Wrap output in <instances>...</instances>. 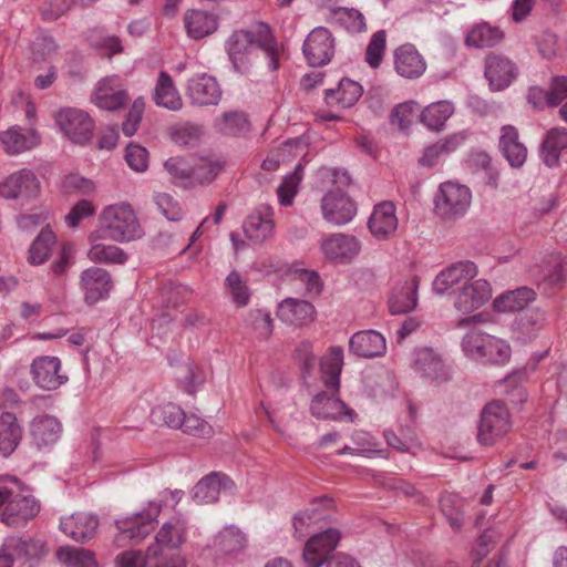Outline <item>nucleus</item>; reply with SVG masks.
<instances>
[{
  "label": "nucleus",
  "instance_id": "nucleus-1",
  "mask_svg": "<svg viewBox=\"0 0 567 567\" xmlns=\"http://www.w3.org/2000/svg\"><path fill=\"white\" fill-rule=\"evenodd\" d=\"M255 48L265 52L271 71L278 70L279 44L267 23L256 22L247 30L235 31L226 42V51L236 72L245 74L249 71V55Z\"/></svg>",
  "mask_w": 567,
  "mask_h": 567
},
{
  "label": "nucleus",
  "instance_id": "nucleus-2",
  "mask_svg": "<svg viewBox=\"0 0 567 567\" xmlns=\"http://www.w3.org/2000/svg\"><path fill=\"white\" fill-rule=\"evenodd\" d=\"M343 365V350L340 347L331 348L329 354L320 362L321 379L327 391L318 393L311 402V413L317 419L341 420L354 422L355 412L344 402L334 396L340 388V374Z\"/></svg>",
  "mask_w": 567,
  "mask_h": 567
},
{
  "label": "nucleus",
  "instance_id": "nucleus-3",
  "mask_svg": "<svg viewBox=\"0 0 567 567\" xmlns=\"http://www.w3.org/2000/svg\"><path fill=\"white\" fill-rule=\"evenodd\" d=\"M0 509L2 523L19 526L39 514L40 503L20 478L7 475L0 481Z\"/></svg>",
  "mask_w": 567,
  "mask_h": 567
},
{
  "label": "nucleus",
  "instance_id": "nucleus-4",
  "mask_svg": "<svg viewBox=\"0 0 567 567\" xmlns=\"http://www.w3.org/2000/svg\"><path fill=\"white\" fill-rule=\"evenodd\" d=\"M101 228L96 237L113 241H132L143 235L137 217L128 203L106 206L100 215Z\"/></svg>",
  "mask_w": 567,
  "mask_h": 567
},
{
  "label": "nucleus",
  "instance_id": "nucleus-5",
  "mask_svg": "<svg viewBox=\"0 0 567 567\" xmlns=\"http://www.w3.org/2000/svg\"><path fill=\"white\" fill-rule=\"evenodd\" d=\"M340 540L338 529L328 528L322 533L313 535L305 545L302 558L306 567H321L327 563V567H360L357 561L343 554H339L328 559L329 555L336 549Z\"/></svg>",
  "mask_w": 567,
  "mask_h": 567
},
{
  "label": "nucleus",
  "instance_id": "nucleus-6",
  "mask_svg": "<svg viewBox=\"0 0 567 567\" xmlns=\"http://www.w3.org/2000/svg\"><path fill=\"white\" fill-rule=\"evenodd\" d=\"M511 414L501 401L489 402L481 412L477 441L481 445L492 446L511 430Z\"/></svg>",
  "mask_w": 567,
  "mask_h": 567
},
{
  "label": "nucleus",
  "instance_id": "nucleus-7",
  "mask_svg": "<svg viewBox=\"0 0 567 567\" xmlns=\"http://www.w3.org/2000/svg\"><path fill=\"white\" fill-rule=\"evenodd\" d=\"M472 194L468 187L453 182L442 183L434 197L436 215L444 220H456L470 208Z\"/></svg>",
  "mask_w": 567,
  "mask_h": 567
},
{
  "label": "nucleus",
  "instance_id": "nucleus-8",
  "mask_svg": "<svg viewBox=\"0 0 567 567\" xmlns=\"http://www.w3.org/2000/svg\"><path fill=\"white\" fill-rule=\"evenodd\" d=\"M162 511V505L156 502H150L146 509L115 519V527L118 535L116 543L128 539L134 544L142 542L151 530V524L157 518Z\"/></svg>",
  "mask_w": 567,
  "mask_h": 567
},
{
  "label": "nucleus",
  "instance_id": "nucleus-9",
  "mask_svg": "<svg viewBox=\"0 0 567 567\" xmlns=\"http://www.w3.org/2000/svg\"><path fill=\"white\" fill-rule=\"evenodd\" d=\"M412 368L422 378L436 383L451 379V369L442 355L430 347H421L413 351Z\"/></svg>",
  "mask_w": 567,
  "mask_h": 567
},
{
  "label": "nucleus",
  "instance_id": "nucleus-10",
  "mask_svg": "<svg viewBox=\"0 0 567 567\" xmlns=\"http://www.w3.org/2000/svg\"><path fill=\"white\" fill-rule=\"evenodd\" d=\"M56 124L64 135L75 144H86L93 135L94 122L82 110L65 109L56 115Z\"/></svg>",
  "mask_w": 567,
  "mask_h": 567
},
{
  "label": "nucleus",
  "instance_id": "nucleus-11",
  "mask_svg": "<svg viewBox=\"0 0 567 567\" xmlns=\"http://www.w3.org/2000/svg\"><path fill=\"white\" fill-rule=\"evenodd\" d=\"M303 55L310 66L317 68L329 63L334 54V39L324 27L315 28L302 45Z\"/></svg>",
  "mask_w": 567,
  "mask_h": 567
},
{
  "label": "nucleus",
  "instance_id": "nucleus-12",
  "mask_svg": "<svg viewBox=\"0 0 567 567\" xmlns=\"http://www.w3.org/2000/svg\"><path fill=\"white\" fill-rule=\"evenodd\" d=\"M321 210L324 220L342 226L357 215V204L344 192L329 190L321 199Z\"/></svg>",
  "mask_w": 567,
  "mask_h": 567
},
{
  "label": "nucleus",
  "instance_id": "nucleus-13",
  "mask_svg": "<svg viewBox=\"0 0 567 567\" xmlns=\"http://www.w3.org/2000/svg\"><path fill=\"white\" fill-rule=\"evenodd\" d=\"M491 298V284L485 279H477L461 287L455 295L453 306L460 313L470 315L483 307Z\"/></svg>",
  "mask_w": 567,
  "mask_h": 567
},
{
  "label": "nucleus",
  "instance_id": "nucleus-14",
  "mask_svg": "<svg viewBox=\"0 0 567 567\" xmlns=\"http://www.w3.org/2000/svg\"><path fill=\"white\" fill-rule=\"evenodd\" d=\"M33 381L44 390H55L68 381L61 373V361L58 357H37L31 364Z\"/></svg>",
  "mask_w": 567,
  "mask_h": 567
},
{
  "label": "nucleus",
  "instance_id": "nucleus-15",
  "mask_svg": "<svg viewBox=\"0 0 567 567\" xmlns=\"http://www.w3.org/2000/svg\"><path fill=\"white\" fill-rule=\"evenodd\" d=\"M187 95L195 105H217L221 99V89L214 76L200 73L188 80Z\"/></svg>",
  "mask_w": 567,
  "mask_h": 567
},
{
  "label": "nucleus",
  "instance_id": "nucleus-16",
  "mask_svg": "<svg viewBox=\"0 0 567 567\" xmlns=\"http://www.w3.org/2000/svg\"><path fill=\"white\" fill-rule=\"evenodd\" d=\"M80 285L84 292V299L90 305L106 298L113 288L111 275L100 267L85 269L81 274Z\"/></svg>",
  "mask_w": 567,
  "mask_h": 567
},
{
  "label": "nucleus",
  "instance_id": "nucleus-17",
  "mask_svg": "<svg viewBox=\"0 0 567 567\" xmlns=\"http://www.w3.org/2000/svg\"><path fill=\"white\" fill-rule=\"evenodd\" d=\"M40 183L29 169H21L8 176L0 184V195L7 199L31 198L39 194Z\"/></svg>",
  "mask_w": 567,
  "mask_h": 567
},
{
  "label": "nucleus",
  "instance_id": "nucleus-18",
  "mask_svg": "<svg viewBox=\"0 0 567 567\" xmlns=\"http://www.w3.org/2000/svg\"><path fill=\"white\" fill-rule=\"evenodd\" d=\"M477 266L470 260L458 261L442 270L433 281V290L437 295H444L456 285H465L477 276Z\"/></svg>",
  "mask_w": 567,
  "mask_h": 567
},
{
  "label": "nucleus",
  "instance_id": "nucleus-19",
  "mask_svg": "<svg viewBox=\"0 0 567 567\" xmlns=\"http://www.w3.org/2000/svg\"><path fill=\"white\" fill-rule=\"evenodd\" d=\"M320 248L328 259L343 262L360 252L361 243L352 235L332 234L322 239Z\"/></svg>",
  "mask_w": 567,
  "mask_h": 567
},
{
  "label": "nucleus",
  "instance_id": "nucleus-20",
  "mask_svg": "<svg viewBox=\"0 0 567 567\" xmlns=\"http://www.w3.org/2000/svg\"><path fill=\"white\" fill-rule=\"evenodd\" d=\"M395 206L392 202H382L374 206L368 220V228L378 240H386L398 229Z\"/></svg>",
  "mask_w": 567,
  "mask_h": 567
},
{
  "label": "nucleus",
  "instance_id": "nucleus-21",
  "mask_svg": "<svg viewBox=\"0 0 567 567\" xmlns=\"http://www.w3.org/2000/svg\"><path fill=\"white\" fill-rule=\"evenodd\" d=\"M92 101L102 110L116 111L127 103L128 96L118 78H106L99 82Z\"/></svg>",
  "mask_w": 567,
  "mask_h": 567
},
{
  "label": "nucleus",
  "instance_id": "nucleus-22",
  "mask_svg": "<svg viewBox=\"0 0 567 567\" xmlns=\"http://www.w3.org/2000/svg\"><path fill=\"white\" fill-rule=\"evenodd\" d=\"M349 351L360 358L381 357L386 351L385 338L375 330L355 332L349 340Z\"/></svg>",
  "mask_w": 567,
  "mask_h": 567
},
{
  "label": "nucleus",
  "instance_id": "nucleus-23",
  "mask_svg": "<svg viewBox=\"0 0 567 567\" xmlns=\"http://www.w3.org/2000/svg\"><path fill=\"white\" fill-rule=\"evenodd\" d=\"M99 526L95 515L76 513L65 517L60 523V529L78 543H85L92 539Z\"/></svg>",
  "mask_w": 567,
  "mask_h": 567
},
{
  "label": "nucleus",
  "instance_id": "nucleus-24",
  "mask_svg": "<svg viewBox=\"0 0 567 567\" xmlns=\"http://www.w3.org/2000/svg\"><path fill=\"white\" fill-rule=\"evenodd\" d=\"M272 214L269 205H261L250 214L243 226L246 237L255 244L265 241L274 229Z\"/></svg>",
  "mask_w": 567,
  "mask_h": 567
},
{
  "label": "nucleus",
  "instance_id": "nucleus-25",
  "mask_svg": "<svg viewBox=\"0 0 567 567\" xmlns=\"http://www.w3.org/2000/svg\"><path fill=\"white\" fill-rule=\"evenodd\" d=\"M233 485L229 477L213 472L194 486L193 498L199 504H210L219 498L221 491H231Z\"/></svg>",
  "mask_w": 567,
  "mask_h": 567
},
{
  "label": "nucleus",
  "instance_id": "nucleus-26",
  "mask_svg": "<svg viewBox=\"0 0 567 567\" xmlns=\"http://www.w3.org/2000/svg\"><path fill=\"white\" fill-rule=\"evenodd\" d=\"M395 71L403 78H420L426 70L423 56L412 44L399 47L394 52Z\"/></svg>",
  "mask_w": 567,
  "mask_h": 567
},
{
  "label": "nucleus",
  "instance_id": "nucleus-27",
  "mask_svg": "<svg viewBox=\"0 0 567 567\" xmlns=\"http://www.w3.org/2000/svg\"><path fill=\"white\" fill-rule=\"evenodd\" d=\"M485 76L492 90L501 91L507 87L515 79L516 68L511 60L493 55L486 59Z\"/></svg>",
  "mask_w": 567,
  "mask_h": 567
},
{
  "label": "nucleus",
  "instance_id": "nucleus-28",
  "mask_svg": "<svg viewBox=\"0 0 567 567\" xmlns=\"http://www.w3.org/2000/svg\"><path fill=\"white\" fill-rule=\"evenodd\" d=\"M187 526L181 518H172L164 523L155 536V543L151 547L162 550L178 553L177 549L186 540Z\"/></svg>",
  "mask_w": 567,
  "mask_h": 567
},
{
  "label": "nucleus",
  "instance_id": "nucleus-29",
  "mask_svg": "<svg viewBox=\"0 0 567 567\" xmlns=\"http://www.w3.org/2000/svg\"><path fill=\"white\" fill-rule=\"evenodd\" d=\"M499 150L512 167H522L526 162L527 148L519 141L518 131L513 125L501 128Z\"/></svg>",
  "mask_w": 567,
  "mask_h": 567
},
{
  "label": "nucleus",
  "instance_id": "nucleus-30",
  "mask_svg": "<svg viewBox=\"0 0 567 567\" xmlns=\"http://www.w3.org/2000/svg\"><path fill=\"white\" fill-rule=\"evenodd\" d=\"M316 309L309 301L287 298L279 303L278 317L290 324L302 327L313 321Z\"/></svg>",
  "mask_w": 567,
  "mask_h": 567
},
{
  "label": "nucleus",
  "instance_id": "nucleus-31",
  "mask_svg": "<svg viewBox=\"0 0 567 567\" xmlns=\"http://www.w3.org/2000/svg\"><path fill=\"white\" fill-rule=\"evenodd\" d=\"M62 433L60 421L52 415H39L31 422V435L35 445L47 447L58 442Z\"/></svg>",
  "mask_w": 567,
  "mask_h": 567
},
{
  "label": "nucleus",
  "instance_id": "nucleus-32",
  "mask_svg": "<svg viewBox=\"0 0 567 567\" xmlns=\"http://www.w3.org/2000/svg\"><path fill=\"white\" fill-rule=\"evenodd\" d=\"M188 37L198 40L214 33L218 28V17L204 10H188L184 14Z\"/></svg>",
  "mask_w": 567,
  "mask_h": 567
},
{
  "label": "nucleus",
  "instance_id": "nucleus-33",
  "mask_svg": "<svg viewBox=\"0 0 567 567\" xmlns=\"http://www.w3.org/2000/svg\"><path fill=\"white\" fill-rule=\"evenodd\" d=\"M564 150H567V130L563 127L549 130L539 150L544 164L548 167L557 166Z\"/></svg>",
  "mask_w": 567,
  "mask_h": 567
},
{
  "label": "nucleus",
  "instance_id": "nucleus-34",
  "mask_svg": "<svg viewBox=\"0 0 567 567\" xmlns=\"http://www.w3.org/2000/svg\"><path fill=\"white\" fill-rule=\"evenodd\" d=\"M536 292L528 287H520L514 290H508L493 301V308L497 312H514L520 311L527 305L534 301Z\"/></svg>",
  "mask_w": 567,
  "mask_h": 567
},
{
  "label": "nucleus",
  "instance_id": "nucleus-35",
  "mask_svg": "<svg viewBox=\"0 0 567 567\" xmlns=\"http://www.w3.org/2000/svg\"><path fill=\"white\" fill-rule=\"evenodd\" d=\"M22 427L14 414L4 412L0 415V454L8 457L19 445Z\"/></svg>",
  "mask_w": 567,
  "mask_h": 567
},
{
  "label": "nucleus",
  "instance_id": "nucleus-36",
  "mask_svg": "<svg viewBox=\"0 0 567 567\" xmlns=\"http://www.w3.org/2000/svg\"><path fill=\"white\" fill-rule=\"evenodd\" d=\"M0 141L4 151L10 155H16L28 151L38 144V137L34 132H24L20 126H12L0 133Z\"/></svg>",
  "mask_w": 567,
  "mask_h": 567
},
{
  "label": "nucleus",
  "instance_id": "nucleus-37",
  "mask_svg": "<svg viewBox=\"0 0 567 567\" xmlns=\"http://www.w3.org/2000/svg\"><path fill=\"white\" fill-rule=\"evenodd\" d=\"M362 93L363 87L360 83L343 78L337 89L326 91V101L330 105L338 104L342 107H350L359 101Z\"/></svg>",
  "mask_w": 567,
  "mask_h": 567
},
{
  "label": "nucleus",
  "instance_id": "nucleus-38",
  "mask_svg": "<svg viewBox=\"0 0 567 567\" xmlns=\"http://www.w3.org/2000/svg\"><path fill=\"white\" fill-rule=\"evenodd\" d=\"M154 101L156 105L171 111H178L183 106L182 99L173 84L172 78L164 71L158 75Z\"/></svg>",
  "mask_w": 567,
  "mask_h": 567
},
{
  "label": "nucleus",
  "instance_id": "nucleus-39",
  "mask_svg": "<svg viewBox=\"0 0 567 567\" xmlns=\"http://www.w3.org/2000/svg\"><path fill=\"white\" fill-rule=\"evenodd\" d=\"M55 243L56 238L53 231L49 229V227L42 228L30 246L28 256L29 264L34 266L44 264L50 257Z\"/></svg>",
  "mask_w": 567,
  "mask_h": 567
},
{
  "label": "nucleus",
  "instance_id": "nucleus-40",
  "mask_svg": "<svg viewBox=\"0 0 567 567\" xmlns=\"http://www.w3.org/2000/svg\"><path fill=\"white\" fill-rule=\"evenodd\" d=\"M454 112L449 101H439L427 105L421 113V122L430 130L440 131Z\"/></svg>",
  "mask_w": 567,
  "mask_h": 567
},
{
  "label": "nucleus",
  "instance_id": "nucleus-41",
  "mask_svg": "<svg viewBox=\"0 0 567 567\" xmlns=\"http://www.w3.org/2000/svg\"><path fill=\"white\" fill-rule=\"evenodd\" d=\"M417 302V282L415 280L396 289L389 301L393 315L406 313L413 310Z\"/></svg>",
  "mask_w": 567,
  "mask_h": 567
},
{
  "label": "nucleus",
  "instance_id": "nucleus-42",
  "mask_svg": "<svg viewBox=\"0 0 567 567\" xmlns=\"http://www.w3.org/2000/svg\"><path fill=\"white\" fill-rule=\"evenodd\" d=\"M246 543L245 535L236 527L224 528L214 539V548L224 555L239 553Z\"/></svg>",
  "mask_w": 567,
  "mask_h": 567
},
{
  "label": "nucleus",
  "instance_id": "nucleus-43",
  "mask_svg": "<svg viewBox=\"0 0 567 567\" xmlns=\"http://www.w3.org/2000/svg\"><path fill=\"white\" fill-rule=\"evenodd\" d=\"M503 39V32L488 23L475 25L466 37V43L474 48H491Z\"/></svg>",
  "mask_w": 567,
  "mask_h": 567
},
{
  "label": "nucleus",
  "instance_id": "nucleus-44",
  "mask_svg": "<svg viewBox=\"0 0 567 567\" xmlns=\"http://www.w3.org/2000/svg\"><path fill=\"white\" fill-rule=\"evenodd\" d=\"M56 557L64 567H95L96 561L90 550L64 546L56 550Z\"/></svg>",
  "mask_w": 567,
  "mask_h": 567
},
{
  "label": "nucleus",
  "instance_id": "nucleus-45",
  "mask_svg": "<svg viewBox=\"0 0 567 567\" xmlns=\"http://www.w3.org/2000/svg\"><path fill=\"white\" fill-rule=\"evenodd\" d=\"M151 419L155 424L178 429L183 425L184 411L178 405L169 402L154 408L151 412Z\"/></svg>",
  "mask_w": 567,
  "mask_h": 567
},
{
  "label": "nucleus",
  "instance_id": "nucleus-46",
  "mask_svg": "<svg viewBox=\"0 0 567 567\" xmlns=\"http://www.w3.org/2000/svg\"><path fill=\"white\" fill-rule=\"evenodd\" d=\"M440 507L450 526L454 530H460L463 525V502L451 493L443 494L440 498Z\"/></svg>",
  "mask_w": 567,
  "mask_h": 567
},
{
  "label": "nucleus",
  "instance_id": "nucleus-47",
  "mask_svg": "<svg viewBox=\"0 0 567 567\" xmlns=\"http://www.w3.org/2000/svg\"><path fill=\"white\" fill-rule=\"evenodd\" d=\"M248 126L246 115L238 111L225 112L216 120V127L224 135L237 136L248 131Z\"/></svg>",
  "mask_w": 567,
  "mask_h": 567
},
{
  "label": "nucleus",
  "instance_id": "nucleus-48",
  "mask_svg": "<svg viewBox=\"0 0 567 567\" xmlns=\"http://www.w3.org/2000/svg\"><path fill=\"white\" fill-rule=\"evenodd\" d=\"M87 257L93 262L101 264H124L127 255L117 246L94 244L87 252Z\"/></svg>",
  "mask_w": 567,
  "mask_h": 567
},
{
  "label": "nucleus",
  "instance_id": "nucleus-49",
  "mask_svg": "<svg viewBox=\"0 0 567 567\" xmlns=\"http://www.w3.org/2000/svg\"><path fill=\"white\" fill-rule=\"evenodd\" d=\"M303 176V166L297 165L292 173L287 175L278 187V199L282 206H290L297 194L298 186Z\"/></svg>",
  "mask_w": 567,
  "mask_h": 567
},
{
  "label": "nucleus",
  "instance_id": "nucleus-50",
  "mask_svg": "<svg viewBox=\"0 0 567 567\" xmlns=\"http://www.w3.org/2000/svg\"><path fill=\"white\" fill-rule=\"evenodd\" d=\"M486 340L487 343L485 344L483 358L494 364H504L508 362L512 353L509 344L505 340L491 334Z\"/></svg>",
  "mask_w": 567,
  "mask_h": 567
},
{
  "label": "nucleus",
  "instance_id": "nucleus-51",
  "mask_svg": "<svg viewBox=\"0 0 567 567\" xmlns=\"http://www.w3.org/2000/svg\"><path fill=\"white\" fill-rule=\"evenodd\" d=\"M245 324L251 328L259 338L267 339L274 330V322L269 312L260 309L250 310L245 319Z\"/></svg>",
  "mask_w": 567,
  "mask_h": 567
},
{
  "label": "nucleus",
  "instance_id": "nucleus-52",
  "mask_svg": "<svg viewBox=\"0 0 567 567\" xmlns=\"http://www.w3.org/2000/svg\"><path fill=\"white\" fill-rule=\"evenodd\" d=\"M146 567H185V560L178 553L148 547Z\"/></svg>",
  "mask_w": 567,
  "mask_h": 567
},
{
  "label": "nucleus",
  "instance_id": "nucleus-53",
  "mask_svg": "<svg viewBox=\"0 0 567 567\" xmlns=\"http://www.w3.org/2000/svg\"><path fill=\"white\" fill-rule=\"evenodd\" d=\"M226 287L233 301L238 307H244L250 298L249 289L237 271H231L226 278Z\"/></svg>",
  "mask_w": 567,
  "mask_h": 567
},
{
  "label": "nucleus",
  "instance_id": "nucleus-54",
  "mask_svg": "<svg viewBox=\"0 0 567 567\" xmlns=\"http://www.w3.org/2000/svg\"><path fill=\"white\" fill-rule=\"evenodd\" d=\"M386 33L384 30L375 32L367 47L365 61L372 69L380 66L385 51Z\"/></svg>",
  "mask_w": 567,
  "mask_h": 567
},
{
  "label": "nucleus",
  "instance_id": "nucleus-55",
  "mask_svg": "<svg viewBox=\"0 0 567 567\" xmlns=\"http://www.w3.org/2000/svg\"><path fill=\"white\" fill-rule=\"evenodd\" d=\"M334 14L338 22L351 32H362L367 28L363 14L357 9L338 8Z\"/></svg>",
  "mask_w": 567,
  "mask_h": 567
},
{
  "label": "nucleus",
  "instance_id": "nucleus-56",
  "mask_svg": "<svg viewBox=\"0 0 567 567\" xmlns=\"http://www.w3.org/2000/svg\"><path fill=\"white\" fill-rule=\"evenodd\" d=\"M488 337L489 334L480 331L467 333L462 340L463 351L474 359L483 358Z\"/></svg>",
  "mask_w": 567,
  "mask_h": 567
},
{
  "label": "nucleus",
  "instance_id": "nucleus-57",
  "mask_svg": "<svg viewBox=\"0 0 567 567\" xmlns=\"http://www.w3.org/2000/svg\"><path fill=\"white\" fill-rule=\"evenodd\" d=\"M322 518V514L317 508L307 509L296 514L292 520L295 536L297 538L305 537L309 533L310 526L312 524H317Z\"/></svg>",
  "mask_w": 567,
  "mask_h": 567
},
{
  "label": "nucleus",
  "instance_id": "nucleus-58",
  "mask_svg": "<svg viewBox=\"0 0 567 567\" xmlns=\"http://www.w3.org/2000/svg\"><path fill=\"white\" fill-rule=\"evenodd\" d=\"M178 429L197 437H210L214 433L212 425L195 414L187 415L184 413L183 425Z\"/></svg>",
  "mask_w": 567,
  "mask_h": 567
},
{
  "label": "nucleus",
  "instance_id": "nucleus-59",
  "mask_svg": "<svg viewBox=\"0 0 567 567\" xmlns=\"http://www.w3.org/2000/svg\"><path fill=\"white\" fill-rule=\"evenodd\" d=\"M415 105L413 101L398 104L390 114V123L406 130L414 120Z\"/></svg>",
  "mask_w": 567,
  "mask_h": 567
},
{
  "label": "nucleus",
  "instance_id": "nucleus-60",
  "mask_svg": "<svg viewBox=\"0 0 567 567\" xmlns=\"http://www.w3.org/2000/svg\"><path fill=\"white\" fill-rule=\"evenodd\" d=\"M223 167L224 164L219 161H202L193 167V182L210 183Z\"/></svg>",
  "mask_w": 567,
  "mask_h": 567
},
{
  "label": "nucleus",
  "instance_id": "nucleus-61",
  "mask_svg": "<svg viewBox=\"0 0 567 567\" xmlns=\"http://www.w3.org/2000/svg\"><path fill=\"white\" fill-rule=\"evenodd\" d=\"M145 102L143 97L134 100L125 121L122 124V131L125 136H132L136 133L142 115L144 113Z\"/></svg>",
  "mask_w": 567,
  "mask_h": 567
},
{
  "label": "nucleus",
  "instance_id": "nucleus-62",
  "mask_svg": "<svg viewBox=\"0 0 567 567\" xmlns=\"http://www.w3.org/2000/svg\"><path fill=\"white\" fill-rule=\"evenodd\" d=\"M165 168L169 175L183 183L193 182V167L182 157H171L165 164Z\"/></svg>",
  "mask_w": 567,
  "mask_h": 567
},
{
  "label": "nucleus",
  "instance_id": "nucleus-63",
  "mask_svg": "<svg viewBox=\"0 0 567 567\" xmlns=\"http://www.w3.org/2000/svg\"><path fill=\"white\" fill-rule=\"evenodd\" d=\"M125 159L132 169L144 172L148 166V152L145 147L131 143L126 147Z\"/></svg>",
  "mask_w": 567,
  "mask_h": 567
},
{
  "label": "nucleus",
  "instance_id": "nucleus-64",
  "mask_svg": "<svg viewBox=\"0 0 567 567\" xmlns=\"http://www.w3.org/2000/svg\"><path fill=\"white\" fill-rule=\"evenodd\" d=\"M498 534L493 528L485 529L478 537L474 547L475 563H480L484 557L487 556L489 550L496 544Z\"/></svg>",
  "mask_w": 567,
  "mask_h": 567
}]
</instances>
